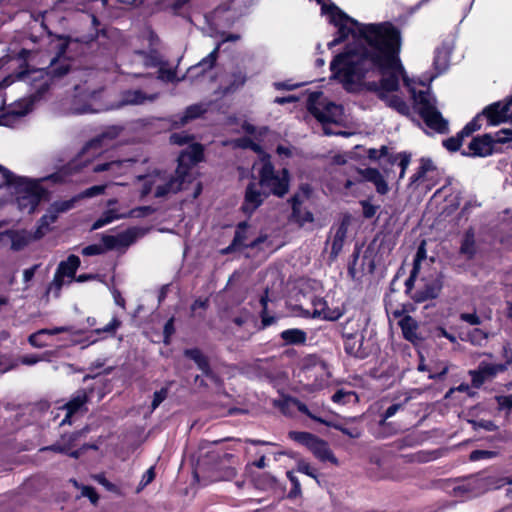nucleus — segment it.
<instances>
[{"label":"nucleus","mask_w":512,"mask_h":512,"mask_svg":"<svg viewBox=\"0 0 512 512\" xmlns=\"http://www.w3.org/2000/svg\"><path fill=\"white\" fill-rule=\"evenodd\" d=\"M494 140L491 135L485 134L482 137L474 138L469 144V152L465 155L485 157L493 152Z\"/></svg>","instance_id":"4be33fe9"},{"label":"nucleus","mask_w":512,"mask_h":512,"mask_svg":"<svg viewBox=\"0 0 512 512\" xmlns=\"http://www.w3.org/2000/svg\"><path fill=\"white\" fill-rule=\"evenodd\" d=\"M89 396L86 390L77 391L69 402L66 403L65 408L67 410L65 418L61 421L60 425L66 423L70 424V418L73 414L78 412L88 402Z\"/></svg>","instance_id":"b1692460"},{"label":"nucleus","mask_w":512,"mask_h":512,"mask_svg":"<svg viewBox=\"0 0 512 512\" xmlns=\"http://www.w3.org/2000/svg\"><path fill=\"white\" fill-rule=\"evenodd\" d=\"M478 369L487 378V377L495 376L499 371H504L506 369V366L481 363L479 365Z\"/></svg>","instance_id":"a18cd8bd"},{"label":"nucleus","mask_w":512,"mask_h":512,"mask_svg":"<svg viewBox=\"0 0 512 512\" xmlns=\"http://www.w3.org/2000/svg\"><path fill=\"white\" fill-rule=\"evenodd\" d=\"M106 188H107V184L95 185V186L85 189L79 195H77V197H78V199H82V198H92V197H95L98 195H102V194H104Z\"/></svg>","instance_id":"49530a36"},{"label":"nucleus","mask_w":512,"mask_h":512,"mask_svg":"<svg viewBox=\"0 0 512 512\" xmlns=\"http://www.w3.org/2000/svg\"><path fill=\"white\" fill-rule=\"evenodd\" d=\"M290 438L294 441L306 446L309 450L317 439V436L309 432H290Z\"/></svg>","instance_id":"ea45409f"},{"label":"nucleus","mask_w":512,"mask_h":512,"mask_svg":"<svg viewBox=\"0 0 512 512\" xmlns=\"http://www.w3.org/2000/svg\"><path fill=\"white\" fill-rule=\"evenodd\" d=\"M136 232L133 229H129L116 235L117 249L126 248L130 246L136 240Z\"/></svg>","instance_id":"a19ab883"},{"label":"nucleus","mask_w":512,"mask_h":512,"mask_svg":"<svg viewBox=\"0 0 512 512\" xmlns=\"http://www.w3.org/2000/svg\"><path fill=\"white\" fill-rule=\"evenodd\" d=\"M313 307L314 317H320L326 320L335 321L338 320L343 315V312L338 308L330 309L327 305V302L322 298L314 299Z\"/></svg>","instance_id":"a878e982"},{"label":"nucleus","mask_w":512,"mask_h":512,"mask_svg":"<svg viewBox=\"0 0 512 512\" xmlns=\"http://www.w3.org/2000/svg\"><path fill=\"white\" fill-rule=\"evenodd\" d=\"M202 158V145L194 143L183 150L178 156V167L175 174L155 172L139 176L138 179L143 182L141 196L145 197L154 192V196L160 198L171 193H177L183 189L186 182L191 181V175L188 173L190 166L197 164Z\"/></svg>","instance_id":"20e7f679"},{"label":"nucleus","mask_w":512,"mask_h":512,"mask_svg":"<svg viewBox=\"0 0 512 512\" xmlns=\"http://www.w3.org/2000/svg\"><path fill=\"white\" fill-rule=\"evenodd\" d=\"M260 303L263 306V310L261 313L262 324L264 327H267V326L273 324L275 319H274V317H269L266 315V310H267V297L266 296L261 297Z\"/></svg>","instance_id":"052dcab7"},{"label":"nucleus","mask_w":512,"mask_h":512,"mask_svg":"<svg viewBox=\"0 0 512 512\" xmlns=\"http://www.w3.org/2000/svg\"><path fill=\"white\" fill-rule=\"evenodd\" d=\"M184 355L193 360L203 374L215 384H220V378L211 370L207 357L198 348L186 349Z\"/></svg>","instance_id":"412c9836"},{"label":"nucleus","mask_w":512,"mask_h":512,"mask_svg":"<svg viewBox=\"0 0 512 512\" xmlns=\"http://www.w3.org/2000/svg\"><path fill=\"white\" fill-rule=\"evenodd\" d=\"M152 212L153 209L150 206H141L128 211L123 210L121 207L107 208L93 223L92 230L100 229L115 220L146 217Z\"/></svg>","instance_id":"9d476101"},{"label":"nucleus","mask_w":512,"mask_h":512,"mask_svg":"<svg viewBox=\"0 0 512 512\" xmlns=\"http://www.w3.org/2000/svg\"><path fill=\"white\" fill-rule=\"evenodd\" d=\"M316 1L321 5L322 14L337 28L336 37L327 44L328 48L342 43L349 36L353 39L345 52L337 55L330 64L334 78L347 90L362 83L384 100V23L363 24L334 3Z\"/></svg>","instance_id":"f257e3e1"},{"label":"nucleus","mask_w":512,"mask_h":512,"mask_svg":"<svg viewBox=\"0 0 512 512\" xmlns=\"http://www.w3.org/2000/svg\"><path fill=\"white\" fill-rule=\"evenodd\" d=\"M206 112V108L202 104H194L186 108L182 115L175 116L173 124L177 127L186 125L189 121L200 117Z\"/></svg>","instance_id":"7c9ffc66"},{"label":"nucleus","mask_w":512,"mask_h":512,"mask_svg":"<svg viewBox=\"0 0 512 512\" xmlns=\"http://www.w3.org/2000/svg\"><path fill=\"white\" fill-rule=\"evenodd\" d=\"M471 376L472 386L474 388H480L486 380V377L480 372L479 369L469 371Z\"/></svg>","instance_id":"13d9d810"},{"label":"nucleus","mask_w":512,"mask_h":512,"mask_svg":"<svg viewBox=\"0 0 512 512\" xmlns=\"http://www.w3.org/2000/svg\"><path fill=\"white\" fill-rule=\"evenodd\" d=\"M232 78L233 80L229 87L230 90H236L239 87L243 86L246 82V75L241 71L233 73Z\"/></svg>","instance_id":"6e6d98bb"},{"label":"nucleus","mask_w":512,"mask_h":512,"mask_svg":"<svg viewBox=\"0 0 512 512\" xmlns=\"http://www.w3.org/2000/svg\"><path fill=\"white\" fill-rule=\"evenodd\" d=\"M442 287L443 281L440 274L426 279L424 280L423 285L415 292L414 300L416 302H424L427 300L435 299L439 296Z\"/></svg>","instance_id":"dca6fc26"},{"label":"nucleus","mask_w":512,"mask_h":512,"mask_svg":"<svg viewBox=\"0 0 512 512\" xmlns=\"http://www.w3.org/2000/svg\"><path fill=\"white\" fill-rule=\"evenodd\" d=\"M291 203L292 217L300 226H303L305 223L313 222V214L310 211L301 210L302 200L300 199L299 195H294L291 198Z\"/></svg>","instance_id":"473e14b6"},{"label":"nucleus","mask_w":512,"mask_h":512,"mask_svg":"<svg viewBox=\"0 0 512 512\" xmlns=\"http://www.w3.org/2000/svg\"><path fill=\"white\" fill-rule=\"evenodd\" d=\"M345 351L347 354L352 355L354 357H363L364 353L360 350V344L359 341L355 338H348L345 342Z\"/></svg>","instance_id":"c03bdc74"},{"label":"nucleus","mask_w":512,"mask_h":512,"mask_svg":"<svg viewBox=\"0 0 512 512\" xmlns=\"http://www.w3.org/2000/svg\"><path fill=\"white\" fill-rule=\"evenodd\" d=\"M131 160H112L93 165L94 173L106 172L109 177L115 178L125 173L127 165Z\"/></svg>","instance_id":"5701e85b"},{"label":"nucleus","mask_w":512,"mask_h":512,"mask_svg":"<svg viewBox=\"0 0 512 512\" xmlns=\"http://www.w3.org/2000/svg\"><path fill=\"white\" fill-rule=\"evenodd\" d=\"M121 132L122 128L118 126H111L105 129L100 135L86 143L77 157L67 164V170H69L70 173L75 174L84 167L88 166L91 160L89 158L84 159V156L92 148H100L107 140H113L117 138Z\"/></svg>","instance_id":"6e6552de"},{"label":"nucleus","mask_w":512,"mask_h":512,"mask_svg":"<svg viewBox=\"0 0 512 512\" xmlns=\"http://www.w3.org/2000/svg\"><path fill=\"white\" fill-rule=\"evenodd\" d=\"M168 388H161L159 391L154 392L153 400L151 403V410L154 411L159 405L167 398Z\"/></svg>","instance_id":"864d4df0"},{"label":"nucleus","mask_w":512,"mask_h":512,"mask_svg":"<svg viewBox=\"0 0 512 512\" xmlns=\"http://www.w3.org/2000/svg\"><path fill=\"white\" fill-rule=\"evenodd\" d=\"M260 185L254 182H251L246 187L244 202L242 204V211L251 215L264 201L267 197L266 193L261 192Z\"/></svg>","instance_id":"a211bd4d"},{"label":"nucleus","mask_w":512,"mask_h":512,"mask_svg":"<svg viewBox=\"0 0 512 512\" xmlns=\"http://www.w3.org/2000/svg\"><path fill=\"white\" fill-rule=\"evenodd\" d=\"M350 225L349 217H344L341 223L336 227L332 240L331 255L337 257L341 252L344 241L347 237L348 227Z\"/></svg>","instance_id":"bb28decb"},{"label":"nucleus","mask_w":512,"mask_h":512,"mask_svg":"<svg viewBox=\"0 0 512 512\" xmlns=\"http://www.w3.org/2000/svg\"><path fill=\"white\" fill-rule=\"evenodd\" d=\"M440 177V172L429 158H421L417 171L410 177L409 186L415 189L431 190Z\"/></svg>","instance_id":"1a4fd4ad"},{"label":"nucleus","mask_w":512,"mask_h":512,"mask_svg":"<svg viewBox=\"0 0 512 512\" xmlns=\"http://www.w3.org/2000/svg\"><path fill=\"white\" fill-rule=\"evenodd\" d=\"M191 140V137L184 133H174L170 136V141L173 144L183 145L188 143Z\"/></svg>","instance_id":"69168bd1"},{"label":"nucleus","mask_w":512,"mask_h":512,"mask_svg":"<svg viewBox=\"0 0 512 512\" xmlns=\"http://www.w3.org/2000/svg\"><path fill=\"white\" fill-rule=\"evenodd\" d=\"M297 471L318 481L315 469H313L310 464L304 460H299L297 462Z\"/></svg>","instance_id":"5fc2aeb1"},{"label":"nucleus","mask_w":512,"mask_h":512,"mask_svg":"<svg viewBox=\"0 0 512 512\" xmlns=\"http://www.w3.org/2000/svg\"><path fill=\"white\" fill-rule=\"evenodd\" d=\"M461 254L465 255L467 258H472L476 252L475 248V236L473 230L466 231L461 247H460Z\"/></svg>","instance_id":"c9c22d12"},{"label":"nucleus","mask_w":512,"mask_h":512,"mask_svg":"<svg viewBox=\"0 0 512 512\" xmlns=\"http://www.w3.org/2000/svg\"><path fill=\"white\" fill-rule=\"evenodd\" d=\"M280 337L287 345H302L307 340V333L298 328H291L282 331Z\"/></svg>","instance_id":"f704fd0d"},{"label":"nucleus","mask_w":512,"mask_h":512,"mask_svg":"<svg viewBox=\"0 0 512 512\" xmlns=\"http://www.w3.org/2000/svg\"><path fill=\"white\" fill-rule=\"evenodd\" d=\"M69 45V38L59 36L56 39L54 48L57 49V55L54 57L47 70L35 69L21 72L17 75L18 79L29 84L31 94L29 100H22L10 108L9 114L18 117L25 116L32 109V104L40 99L51 86L52 78H58L65 75L70 70V62L64 56Z\"/></svg>","instance_id":"7ed1b4c3"},{"label":"nucleus","mask_w":512,"mask_h":512,"mask_svg":"<svg viewBox=\"0 0 512 512\" xmlns=\"http://www.w3.org/2000/svg\"><path fill=\"white\" fill-rule=\"evenodd\" d=\"M121 321L114 317L106 326L100 329H95L93 332L97 335L101 333H107L110 335H114L116 330L120 327Z\"/></svg>","instance_id":"8fccbe9b"},{"label":"nucleus","mask_w":512,"mask_h":512,"mask_svg":"<svg viewBox=\"0 0 512 512\" xmlns=\"http://www.w3.org/2000/svg\"><path fill=\"white\" fill-rule=\"evenodd\" d=\"M370 181L375 184L377 191L384 194V180L378 170L373 168L355 169L353 179H348L345 187L350 189L356 182Z\"/></svg>","instance_id":"6ab92c4d"},{"label":"nucleus","mask_w":512,"mask_h":512,"mask_svg":"<svg viewBox=\"0 0 512 512\" xmlns=\"http://www.w3.org/2000/svg\"><path fill=\"white\" fill-rule=\"evenodd\" d=\"M310 451L314 454L316 458L320 461H329L334 465H338V460L330 449L328 443L319 437L314 441V444L311 446Z\"/></svg>","instance_id":"c85d7f7f"},{"label":"nucleus","mask_w":512,"mask_h":512,"mask_svg":"<svg viewBox=\"0 0 512 512\" xmlns=\"http://www.w3.org/2000/svg\"><path fill=\"white\" fill-rule=\"evenodd\" d=\"M6 236L11 240V247L13 250H21L27 246L34 239V232H28L26 230L20 231H7Z\"/></svg>","instance_id":"c756f323"},{"label":"nucleus","mask_w":512,"mask_h":512,"mask_svg":"<svg viewBox=\"0 0 512 512\" xmlns=\"http://www.w3.org/2000/svg\"><path fill=\"white\" fill-rule=\"evenodd\" d=\"M511 106L512 96L507 97L504 102L498 101L492 103L484 108L480 114L481 119L486 117L490 125H498L502 122H505L509 118L508 112Z\"/></svg>","instance_id":"2eb2a0df"},{"label":"nucleus","mask_w":512,"mask_h":512,"mask_svg":"<svg viewBox=\"0 0 512 512\" xmlns=\"http://www.w3.org/2000/svg\"><path fill=\"white\" fill-rule=\"evenodd\" d=\"M0 172L4 178V183L0 184V195L6 193L13 195L18 209L28 214L35 211L45 194V190L40 185L41 182L63 183L74 174L67 170V165L58 172L39 179L17 177L1 165Z\"/></svg>","instance_id":"39448f33"},{"label":"nucleus","mask_w":512,"mask_h":512,"mask_svg":"<svg viewBox=\"0 0 512 512\" xmlns=\"http://www.w3.org/2000/svg\"><path fill=\"white\" fill-rule=\"evenodd\" d=\"M103 252V248L100 245L92 244L82 249V254L85 256L99 255Z\"/></svg>","instance_id":"338daca9"},{"label":"nucleus","mask_w":512,"mask_h":512,"mask_svg":"<svg viewBox=\"0 0 512 512\" xmlns=\"http://www.w3.org/2000/svg\"><path fill=\"white\" fill-rule=\"evenodd\" d=\"M95 97V92L88 91L83 85H76L74 88V94L71 99L70 106L68 108L71 114H86L95 112L91 108L90 100Z\"/></svg>","instance_id":"4468645a"},{"label":"nucleus","mask_w":512,"mask_h":512,"mask_svg":"<svg viewBox=\"0 0 512 512\" xmlns=\"http://www.w3.org/2000/svg\"><path fill=\"white\" fill-rule=\"evenodd\" d=\"M469 340L473 345L481 346L488 338V334L479 328H474L468 334Z\"/></svg>","instance_id":"09e8293b"},{"label":"nucleus","mask_w":512,"mask_h":512,"mask_svg":"<svg viewBox=\"0 0 512 512\" xmlns=\"http://www.w3.org/2000/svg\"><path fill=\"white\" fill-rule=\"evenodd\" d=\"M159 80L166 82H174L176 80V72L172 69H166L161 67L158 71Z\"/></svg>","instance_id":"bf43d9fd"},{"label":"nucleus","mask_w":512,"mask_h":512,"mask_svg":"<svg viewBox=\"0 0 512 512\" xmlns=\"http://www.w3.org/2000/svg\"><path fill=\"white\" fill-rule=\"evenodd\" d=\"M474 430L483 429L486 431H495L497 426L491 420L479 419V420H471L469 421Z\"/></svg>","instance_id":"3c124183"},{"label":"nucleus","mask_w":512,"mask_h":512,"mask_svg":"<svg viewBox=\"0 0 512 512\" xmlns=\"http://www.w3.org/2000/svg\"><path fill=\"white\" fill-rule=\"evenodd\" d=\"M78 197L75 196L69 200H63V201H55L51 205L61 214L65 213L72 208H74L76 202L78 201Z\"/></svg>","instance_id":"de8ad7c7"},{"label":"nucleus","mask_w":512,"mask_h":512,"mask_svg":"<svg viewBox=\"0 0 512 512\" xmlns=\"http://www.w3.org/2000/svg\"><path fill=\"white\" fill-rule=\"evenodd\" d=\"M44 451H53L56 453H68V446L64 445L61 441L56 442L55 444H52L50 446H46L40 449V452Z\"/></svg>","instance_id":"e2e57ef3"},{"label":"nucleus","mask_w":512,"mask_h":512,"mask_svg":"<svg viewBox=\"0 0 512 512\" xmlns=\"http://www.w3.org/2000/svg\"><path fill=\"white\" fill-rule=\"evenodd\" d=\"M288 403H291L293 404L297 409L298 411H300L301 413L307 415L310 419L314 420V421H317L321 424H324L325 423V419L317 416L316 414L312 413L309 408L307 407L306 404L302 403L301 401L297 400V399H294V398H290L287 400Z\"/></svg>","instance_id":"37998d69"},{"label":"nucleus","mask_w":512,"mask_h":512,"mask_svg":"<svg viewBox=\"0 0 512 512\" xmlns=\"http://www.w3.org/2000/svg\"><path fill=\"white\" fill-rule=\"evenodd\" d=\"M402 47L401 29L386 21V106L399 114L409 117L410 106L398 94L403 85L413 100V108L430 129L444 133L448 129V122L442 117L436 106V98L431 93L430 87L417 90L419 81L409 78L400 58Z\"/></svg>","instance_id":"f03ea898"},{"label":"nucleus","mask_w":512,"mask_h":512,"mask_svg":"<svg viewBox=\"0 0 512 512\" xmlns=\"http://www.w3.org/2000/svg\"><path fill=\"white\" fill-rule=\"evenodd\" d=\"M45 331H42V329L38 330L37 332L31 334L28 337V342L31 346L35 348H43L46 346V343L41 340V336L44 335Z\"/></svg>","instance_id":"4d7b16f0"},{"label":"nucleus","mask_w":512,"mask_h":512,"mask_svg":"<svg viewBox=\"0 0 512 512\" xmlns=\"http://www.w3.org/2000/svg\"><path fill=\"white\" fill-rule=\"evenodd\" d=\"M360 204L362 206L363 215L366 218H372L376 214L378 206L373 205L367 200L361 201Z\"/></svg>","instance_id":"680f3d73"},{"label":"nucleus","mask_w":512,"mask_h":512,"mask_svg":"<svg viewBox=\"0 0 512 512\" xmlns=\"http://www.w3.org/2000/svg\"><path fill=\"white\" fill-rule=\"evenodd\" d=\"M456 493L466 494L468 497H474L481 494L485 490L484 479L472 477L464 481L462 484L454 487Z\"/></svg>","instance_id":"cd10ccee"},{"label":"nucleus","mask_w":512,"mask_h":512,"mask_svg":"<svg viewBox=\"0 0 512 512\" xmlns=\"http://www.w3.org/2000/svg\"><path fill=\"white\" fill-rule=\"evenodd\" d=\"M332 401L337 404H347L351 402H357L358 397L354 391L339 389L333 394Z\"/></svg>","instance_id":"4c0bfd02"},{"label":"nucleus","mask_w":512,"mask_h":512,"mask_svg":"<svg viewBox=\"0 0 512 512\" xmlns=\"http://www.w3.org/2000/svg\"><path fill=\"white\" fill-rule=\"evenodd\" d=\"M220 43L216 45L212 52H210L205 58H203L193 69L202 68V70L211 69L217 60L218 52L220 49Z\"/></svg>","instance_id":"79ce46f5"},{"label":"nucleus","mask_w":512,"mask_h":512,"mask_svg":"<svg viewBox=\"0 0 512 512\" xmlns=\"http://www.w3.org/2000/svg\"><path fill=\"white\" fill-rule=\"evenodd\" d=\"M247 229H248V223L243 221L240 222L237 225L235 236L233 239L234 245H237L239 248L241 247H256L260 242L263 240L261 238H258L256 240H253L250 243H247L248 236H247Z\"/></svg>","instance_id":"72a5a7b5"},{"label":"nucleus","mask_w":512,"mask_h":512,"mask_svg":"<svg viewBox=\"0 0 512 512\" xmlns=\"http://www.w3.org/2000/svg\"><path fill=\"white\" fill-rule=\"evenodd\" d=\"M460 319L470 325L481 324V319L476 313H461Z\"/></svg>","instance_id":"0e129e2a"},{"label":"nucleus","mask_w":512,"mask_h":512,"mask_svg":"<svg viewBox=\"0 0 512 512\" xmlns=\"http://www.w3.org/2000/svg\"><path fill=\"white\" fill-rule=\"evenodd\" d=\"M290 176L286 168L275 170L269 156L261 159L259 169V185L275 196L283 197L289 190Z\"/></svg>","instance_id":"0eeeda50"},{"label":"nucleus","mask_w":512,"mask_h":512,"mask_svg":"<svg viewBox=\"0 0 512 512\" xmlns=\"http://www.w3.org/2000/svg\"><path fill=\"white\" fill-rule=\"evenodd\" d=\"M451 47L448 43H443L437 47L433 59V68L435 73L430 76H424L423 79L419 80V86L424 89L430 87V83L439 75L447 71L450 63Z\"/></svg>","instance_id":"9b49d317"},{"label":"nucleus","mask_w":512,"mask_h":512,"mask_svg":"<svg viewBox=\"0 0 512 512\" xmlns=\"http://www.w3.org/2000/svg\"><path fill=\"white\" fill-rule=\"evenodd\" d=\"M159 97L158 92H144L141 89H130L121 94V105H143L152 103Z\"/></svg>","instance_id":"aec40b11"},{"label":"nucleus","mask_w":512,"mask_h":512,"mask_svg":"<svg viewBox=\"0 0 512 512\" xmlns=\"http://www.w3.org/2000/svg\"><path fill=\"white\" fill-rule=\"evenodd\" d=\"M496 454L497 453L495 451H490V450H473L470 453L469 459L471 461L491 459V458H494L496 456Z\"/></svg>","instance_id":"603ef678"},{"label":"nucleus","mask_w":512,"mask_h":512,"mask_svg":"<svg viewBox=\"0 0 512 512\" xmlns=\"http://www.w3.org/2000/svg\"><path fill=\"white\" fill-rule=\"evenodd\" d=\"M410 161L409 153H393L386 149V179H402Z\"/></svg>","instance_id":"f8f14e48"},{"label":"nucleus","mask_w":512,"mask_h":512,"mask_svg":"<svg viewBox=\"0 0 512 512\" xmlns=\"http://www.w3.org/2000/svg\"><path fill=\"white\" fill-rule=\"evenodd\" d=\"M60 213L52 206L48 208L47 212L39 219L36 230L34 231V239H41L50 231V225L56 222Z\"/></svg>","instance_id":"393cba45"},{"label":"nucleus","mask_w":512,"mask_h":512,"mask_svg":"<svg viewBox=\"0 0 512 512\" xmlns=\"http://www.w3.org/2000/svg\"><path fill=\"white\" fill-rule=\"evenodd\" d=\"M324 425H326L328 427H332V428H334L336 430H339L343 434H345L348 437L353 438V439L359 438L362 435V430L357 428V427L348 428V427H346L343 424L333 423V422H330V421H327V420L325 421Z\"/></svg>","instance_id":"58836bf2"},{"label":"nucleus","mask_w":512,"mask_h":512,"mask_svg":"<svg viewBox=\"0 0 512 512\" xmlns=\"http://www.w3.org/2000/svg\"><path fill=\"white\" fill-rule=\"evenodd\" d=\"M481 128V115H476L464 128L453 137H450L443 141V146L451 151L455 152L459 150L462 145L463 139L470 136L473 132Z\"/></svg>","instance_id":"f3484780"},{"label":"nucleus","mask_w":512,"mask_h":512,"mask_svg":"<svg viewBox=\"0 0 512 512\" xmlns=\"http://www.w3.org/2000/svg\"><path fill=\"white\" fill-rule=\"evenodd\" d=\"M426 258V249H425V242H422L420 246L417 249L415 258H414V265L413 269L411 271L410 277L406 281V285L409 287L412 281L414 280V277L419 271L420 268V262Z\"/></svg>","instance_id":"e433bc0d"},{"label":"nucleus","mask_w":512,"mask_h":512,"mask_svg":"<svg viewBox=\"0 0 512 512\" xmlns=\"http://www.w3.org/2000/svg\"><path fill=\"white\" fill-rule=\"evenodd\" d=\"M309 112L323 124L325 135H346L345 132H334L329 127L330 123H339L343 120V108L329 101L321 91L312 92L307 99Z\"/></svg>","instance_id":"423d86ee"},{"label":"nucleus","mask_w":512,"mask_h":512,"mask_svg":"<svg viewBox=\"0 0 512 512\" xmlns=\"http://www.w3.org/2000/svg\"><path fill=\"white\" fill-rule=\"evenodd\" d=\"M79 436H80L79 432H74V433H71L69 435H63L61 437L60 441L64 445L68 446V451H69L74 446V443L78 439Z\"/></svg>","instance_id":"774afa93"},{"label":"nucleus","mask_w":512,"mask_h":512,"mask_svg":"<svg viewBox=\"0 0 512 512\" xmlns=\"http://www.w3.org/2000/svg\"><path fill=\"white\" fill-rule=\"evenodd\" d=\"M79 266L80 259L76 255H70L67 260L61 261L50 285V290H55L56 294H59L64 284V278L68 277L73 279Z\"/></svg>","instance_id":"ddd939ff"},{"label":"nucleus","mask_w":512,"mask_h":512,"mask_svg":"<svg viewBox=\"0 0 512 512\" xmlns=\"http://www.w3.org/2000/svg\"><path fill=\"white\" fill-rule=\"evenodd\" d=\"M398 325L400 326L403 336L406 340L415 343L419 339L417 335L418 324L411 316H403L398 321Z\"/></svg>","instance_id":"2f4dec72"}]
</instances>
